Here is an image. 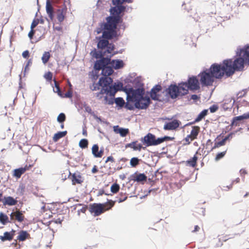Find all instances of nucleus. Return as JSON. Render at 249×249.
<instances>
[{
    "mask_svg": "<svg viewBox=\"0 0 249 249\" xmlns=\"http://www.w3.org/2000/svg\"><path fill=\"white\" fill-rule=\"evenodd\" d=\"M144 90L138 88L134 89H129L127 92V100L128 102L134 103L136 108L138 109H146L149 106L151 101L148 96H144Z\"/></svg>",
    "mask_w": 249,
    "mask_h": 249,
    "instance_id": "1",
    "label": "nucleus"
},
{
    "mask_svg": "<svg viewBox=\"0 0 249 249\" xmlns=\"http://www.w3.org/2000/svg\"><path fill=\"white\" fill-rule=\"evenodd\" d=\"M123 84L122 82L115 83L113 86L109 87L108 89L103 88L99 92L96 93V97L99 99H103L105 104L112 105L114 103V97L115 93L122 89Z\"/></svg>",
    "mask_w": 249,
    "mask_h": 249,
    "instance_id": "2",
    "label": "nucleus"
},
{
    "mask_svg": "<svg viewBox=\"0 0 249 249\" xmlns=\"http://www.w3.org/2000/svg\"><path fill=\"white\" fill-rule=\"evenodd\" d=\"M120 20V16H109L107 18V22L101 24V27L106 30L103 32L102 37L106 39H112L116 37V29Z\"/></svg>",
    "mask_w": 249,
    "mask_h": 249,
    "instance_id": "3",
    "label": "nucleus"
},
{
    "mask_svg": "<svg viewBox=\"0 0 249 249\" xmlns=\"http://www.w3.org/2000/svg\"><path fill=\"white\" fill-rule=\"evenodd\" d=\"M209 69L215 79H221L224 75L227 77L231 76L230 73H229L228 67L226 66V60L220 64H212Z\"/></svg>",
    "mask_w": 249,
    "mask_h": 249,
    "instance_id": "4",
    "label": "nucleus"
},
{
    "mask_svg": "<svg viewBox=\"0 0 249 249\" xmlns=\"http://www.w3.org/2000/svg\"><path fill=\"white\" fill-rule=\"evenodd\" d=\"M115 201L109 200L104 203H93L89 206V211L94 216H97L110 210L115 205Z\"/></svg>",
    "mask_w": 249,
    "mask_h": 249,
    "instance_id": "5",
    "label": "nucleus"
},
{
    "mask_svg": "<svg viewBox=\"0 0 249 249\" xmlns=\"http://www.w3.org/2000/svg\"><path fill=\"white\" fill-rule=\"evenodd\" d=\"M226 66H228L229 70V73L231 76L232 75L235 71H242L244 68L245 59L242 56L236 58L234 61L231 59H226Z\"/></svg>",
    "mask_w": 249,
    "mask_h": 249,
    "instance_id": "6",
    "label": "nucleus"
},
{
    "mask_svg": "<svg viewBox=\"0 0 249 249\" xmlns=\"http://www.w3.org/2000/svg\"><path fill=\"white\" fill-rule=\"evenodd\" d=\"M187 87L182 83L176 85H171L167 89V92L172 99H175L178 96H182L188 93Z\"/></svg>",
    "mask_w": 249,
    "mask_h": 249,
    "instance_id": "7",
    "label": "nucleus"
},
{
    "mask_svg": "<svg viewBox=\"0 0 249 249\" xmlns=\"http://www.w3.org/2000/svg\"><path fill=\"white\" fill-rule=\"evenodd\" d=\"M198 77L202 87L212 86L215 80L213 75L209 69L201 72L198 75Z\"/></svg>",
    "mask_w": 249,
    "mask_h": 249,
    "instance_id": "8",
    "label": "nucleus"
},
{
    "mask_svg": "<svg viewBox=\"0 0 249 249\" xmlns=\"http://www.w3.org/2000/svg\"><path fill=\"white\" fill-rule=\"evenodd\" d=\"M113 82V80L109 77H102L100 78L98 83H93L91 86L90 89L92 90H101L104 88L108 89L109 85Z\"/></svg>",
    "mask_w": 249,
    "mask_h": 249,
    "instance_id": "9",
    "label": "nucleus"
},
{
    "mask_svg": "<svg viewBox=\"0 0 249 249\" xmlns=\"http://www.w3.org/2000/svg\"><path fill=\"white\" fill-rule=\"evenodd\" d=\"M182 84L186 86L188 91L189 89L196 90L200 89V83L196 76L190 77L188 79L187 82H182Z\"/></svg>",
    "mask_w": 249,
    "mask_h": 249,
    "instance_id": "10",
    "label": "nucleus"
},
{
    "mask_svg": "<svg viewBox=\"0 0 249 249\" xmlns=\"http://www.w3.org/2000/svg\"><path fill=\"white\" fill-rule=\"evenodd\" d=\"M249 119V113H244L242 115L234 117L232 118L230 126H238L241 123V121L245 119Z\"/></svg>",
    "mask_w": 249,
    "mask_h": 249,
    "instance_id": "11",
    "label": "nucleus"
},
{
    "mask_svg": "<svg viewBox=\"0 0 249 249\" xmlns=\"http://www.w3.org/2000/svg\"><path fill=\"white\" fill-rule=\"evenodd\" d=\"M10 217L11 221H15L16 220L18 222L21 223L24 220V215H23V212L19 210L11 213L10 215Z\"/></svg>",
    "mask_w": 249,
    "mask_h": 249,
    "instance_id": "12",
    "label": "nucleus"
},
{
    "mask_svg": "<svg viewBox=\"0 0 249 249\" xmlns=\"http://www.w3.org/2000/svg\"><path fill=\"white\" fill-rule=\"evenodd\" d=\"M155 135L149 133L142 139V141L143 143L146 144L147 146L155 145Z\"/></svg>",
    "mask_w": 249,
    "mask_h": 249,
    "instance_id": "13",
    "label": "nucleus"
},
{
    "mask_svg": "<svg viewBox=\"0 0 249 249\" xmlns=\"http://www.w3.org/2000/svg\"><path fill=\"white\" fill-rule=\"evenodd\" d=\"M67 12L66 6H63L57 9L56 11V18L59 23L63 22L66 17Z\"/></svg>",
    "mask_w": 249,
    "mask_h": 249,
    "instance_id": "14",
    "label": "nucleus"
},
{
    "mask_svg": "<svg viewBox=\"0 0 249 249\" xmlns=\"http://www.w3.org/2000/svg\"><path fill=\"white\" fill-rule=\"evenodd\" d=\"M180 122L178 120H174L171 122L166 123L163 129L167 130H175L179 126Z\"/></svg>",
    "mask_w": 249,
    "mask_h": 249,
    "instance_id": "15",
    "label": "nucleus"
},
{
    "mask_svg": "<svg viewBox=\"0 0 249 249\" xmlns=\"http://www.w3.org/2000/svg\"><path fill=\"white\" fill-rule=\"evenodd\" d=\"M162 89L161 86L160 85H156L154 86L151 90L150 96L154 100H159L160 95L158 94L160 91Z\"/></svg>",
    "mask_w": 249,
    "mask_h": 249,
    "instance_id": "16",
    "label": "nucleus"
},
{
    "mask_svg": "<svg viewBox=\"0 0 249 249\" xmlns=\"http://www.w3.org/2000/svg\"><path fill=\"white\" fill-rule=\"evenodd\" d=\"M15 232L16 231L13 229L10 232H4L3 235H0V240L2 242L6 241H10L12 240L15 234Z\"/></svg>",
    "mask_w": 249,
    "mask_h": 249,
    "instance_id": "17",
    "label": "nucleus"
},
{
    "mask_svg": "<svg viewBox=\"0 0 249 249\" xmlns=\"http://www.w3.org/2000/svg\"><path fill=\"white\" fill-rule=\"evenodd\" d=\"M2 203L4 206H14L17 204L18 200L11 196H4L2 200Z\"/></svg>",
    "mask_w": 249,
    "mask_h": 249,
    "instance_id": "18",
    "label": "nucleus"
},
{
    "mask_svg": "<svg viewBox=\"0 0 249 249\" xmlns=\"http://www.w3.org/2000/svg\"><path fill=\"white\" fill-rule=\"evenodd\" d=\"M125 7L123 5H118L110 9V12L114 16H120L119 15L124 11Z\"/></svg>",
    "mask_w": 249,
    "mask_h": 249,
    "instance_id": "19",
    "label": "nucleus"
},
{
    "mask_svg": "<svg viewBox=\"0 0 249 249\" xmlns=\"http://www.w3.org/2000/svg\"><path fill=\"white\" fill-rule=\"evenodd\" d=\"M240 55L245 59L246 64L249 65V45L241 50Z\"/></svg>",
    "mask_w": 249,
    "mask_h": 249,
    "instance_id": "20",
    "label": "nucleus"
},
{
    "mask_svg": "<svg viewBox=\"0 0 249 249\" xmlns=\"http://www.w3.org/2000/svg\"><path fill=\"white\" fill-rule=\"evenodd\" d=\"M92 153L96 158H101L104 154V150L101 149L99 151V146L97 144H94L92 147Z\"/></svg>",
    "mask_w": 249,
    "mask_h": 249,
    "instance_id": "21",
    "label": "nucleus"
},
{
    "mask_svg": "<svg viewBox=\"0 0 249 249\" xmlns=\"http://www.w3.org/2000/svg\"><path fill=\"white\" fill-rule=\"evenodd\" d=\"M113 129L115 132L119 133L122 137H125L129 133L128 129L120 128L118 125L114 126Z\"/></svg>",
    "mask_w": 249,
    "mask_h": 249,
    "instance_id": "22",
    "label": "nucleus"
},
{
    "mask_svg": "<svg viewBox=\"0 0 249 249\" xmlns=\"http://www.w3.org/2000/svg\"><path fill=\"white\" fill-rule=\"evenodd\" d=\"M125 147L126 148L130 147L133 148L134 150L141 151L142 148V145L140 143H138L137 141L133 142L131 143H127Z\"/></svg>",
    "mask_w": 249,
    "mask_h": 249,
    "instance_id": "23",
    "label": "nucleus"
},
{
    "mask_svg": "<svg viewBox=\"0 0 249 249\" xmlns=\"http://www.w3.org/2000/svg\"><path fill=\"white\" fill-rule=\"evenodd\" d=\"M46 12L49 17L52 20L53 19V8L49 1H47L46 3Z\"/></svg>",
    "mask_w": 249,
    "mask_h": 249,
    "instance_id": "24",
    "label": "nucleus"
},
{
    "mask_svg": "<svg viewBox=\"0 0 249 249\" xmlns=\"http://www.w3.org/2000/svg\"><path fill=\"white\" fill-rule=\"evenodd\" d=\"M99 41L98 43L97 46L98 48L103 49H105L108 44V39L103 38L102 36L99 38Z\"/></svg>",
    "mask_w": 249,
    "mask_h": 249,
    "instance_id": "25",
    "label": "nucleus"
},
{
    "mask_svg": "<svg viewBox=\"0 0 249 249\" xmlns=\"http://www.w3.org/2000/svg\"><path fill=\"white\" fill-rule=\"evenodd\" d=\"M30 234L25 231H20L18 232V235L17 236V240L20 241H25L26 239L28 238Z\"/></svg>",
    "mask_w": 249,
    "mask_h": 249,
    "instance_id": "26",
    "label": "nucleus"
},
{
    "mask_svg": "<svg viewBox=\"0 0 249 249\" xmlns=\"http://www.w3.org/2000/svg\"><path fill=\"white\" fill-rule=\"evenodd\" d=\"M67 133L66 131H59L54 134L53 137V140L54 142H57L60 139L64 137Z\"/></svg>",
    "mask_w": 249,
    "mask_h": 249,
    "instance_id": "27",
    "label": "nucleus"
},
{
    "mask_svg": "<svg viewBox=\"0 0 249 249\" xmlns=\"http://www.w3.org/2000/svg\"><path fill=\"white\" fill-rule=\"evenodd\" d=\"M113 72V69L109 66L104 67V68L102 70V74L105 77H108V76L112 74Z\"/></svg>",
    "mask_w": 249,
    "mask_h": 249,
    "instance_id": "28",
    "label": "nucleus"
},
{
    "mask_svg": "<svg viewBox=\"0 0 249 249\" xmlns=\"http://www.w3.org/2000/svg\"><path fill=\"white\" fill-rule=\"evenodd\" d=\"M111 66L115 69H118L124 66V63L122 60H113L111 62Z\"/></svg>",
    "mask_w": 249,
    "mask_h": 249,
    "instance_id": "29",
    "label": "nucleus"
},
{
    "mask_svg": "<svg viewBox=\"0 0 249 249\" xmlns=\"http://www.w3.org/2000/svg\"><path fill=\"white\" fill-rule=\"evenodd\" d=\"M200 132V127L198 126H193L192 129L191 131L190 134L192 136L196 139H197V137Z\"/></svg>",
    "mask_w": 249,
    "mask_h": 249,
    "instance_id": "30",
    "label": "nucleus"
},
{
    "mask_svg": "<svg viewBox=\"0 0 249 249\" xmlns=\"http://www.w3.org/2000/svg\"><path fill=\"white\" fill-rule=\"evenodd\" d=\"M147 177L144 174H139L136 175L134 177V180L138 182L145 181Z\"/></svg>",
    "mask_w": 249,
    "mask_h": 249,
    "instance_id": "31",
    "label": "nucleus"
},
{
    "mask_svg": "<svg viewBox=\"0 0 249 249\" xmlns=\"http://www.w3.org/2000/svg\"><path fill=\"white\" fill-rule=\"evenodd\" d=\"M0 222L3 225H5L7 223L11 222V221H9V218L7 215L2 213H0Z\"/></svg>",
    "mask_w": 249,
    "mask_h": 249,
    "instance_id": "32",
    "label": "nucleus"
},
{
    "mask_svg": "<svg viewBox=\"0 0 249 249\" xmlns=\"http://www.w3.org/2000/svg\"><path fill=\"white\" fill-rule=\"evenodd\" d=\"M172 138L169 136H164L162 138H159L157 139H155V145L160 144L164 141H170Z\"/></svg>",
    "mask_w": 249,
    "mask_h": 249,
    "instance_id": "33",
    "label": "nucleus"
},
{
    "mask_svg": "<svg viewBox=\"0 0 249 249\" xmlns=\"http://www.w3.org/2000/svg\"><path fill=\"white\" fill-rule=\"evenodd\" d=\"M69 179L71 180L73 185H75L78 183V178L76 174H71L70 171H68Z\"/></svg>",
    "mask_w": 249,
    "mask_h": 249,
    "instance_id": "34",
    "label": "nucleus"
},
{
    "mask_svg": "<svg viewBox=\"0 0 249 249\" xmlns=\"http://www.w3.org/2000/svg\"><path fill=\"white\" fill-rule=\"evenodd\" d=\"M50 57H51V54H50V52H45L43 53L42 56L41 57V60H42L43 64H46L48 62L49 59L50 58Z\"/></svg>",
    "mask_w": 249,
    "mask_h": 249,
    "instance_id": "35",
    "label": "nucleus"
},
{
    "mask_svg": "<svg viewBox=\"0 0 249 249\" xmlns=\"http://www.w3.org/2000/svg\"><path fill=\"white\" fill-rule=\"evenodd\" d=\"M197 160V157L196 155H194V156L189 160H188L187 162L188 165L192 167H195L196 165V162Z\"/></svg>",
    "mask_w": 249,
    "mask_h": 249,
    "instance_id": "36",
    "label": "nucleus"
},
{
    "mask_svg": "<svg viewBox=\"0 0 249 249\" xmlns=\"http://www.w3.org/2000/svg\"><path fill=\"white\" fill-rule=\"evenodd\" d=\"M24 173L22 168H19L14 170L13 176L17 178H20L22 174Z\"/></svg>",
    "mask_w": 249,
    "mask_h": 249,
    "instance_id": "37",
    "label": "nucleus"
},
{
    "mask_svg": "<svg viewBox=\"0 0 249 249\" xmlns=\"http://www.w3.org/2000/svg\"><path fill=\"white\" fill-rule=\"evenodd\" d=\"M54 83V88H53V91L57 93L58 95L60 96H62V93L60 89L59 86V84L57 83L55 79L53 80Z\"/></svg>",
    "mask_w": 249,
    "mask_h": 249,
    "instance_id": "38",
    "label": "nucleus"
},
{
    "mask_svg": "<svg viewBox=\"0 0 249 249\" xmlns=\"http://www.w3.org/2000/svg\"><path fill=\"white\" fill-rule=\"evenodd\" d=\"M208 113V110L206 109L202 111L198 115L197 118L195 119V122H197L202 120Z\"/></svg>",
    "mask_w": 249,
    "mask_h": 249,
    "instance_id": "39",
    "label": "nucleus"
},
{
    "mask_svg": "<svg viewBox=\"0 0 249 249\" xmlns=\"http://www.w3.org/2000/svg\"><path fill=\"white\" fill-rule=\"evenodd\" d=\"M53 30L56 31L59 33L63 32L62 26L61 25V23H54L53 25Z\"/></svg>",
    "mask_w": 249,
    "mask_h": 249,
    "instance_id": "40",
    "label": "nucleus"
},
{
    "mask_svg": "<svg viewBox=\"0 0 249 249\" xmlns=\"http://www.w3.org/2000/svg\"><path fill=\"white\" fill-rule=\"evenodd\" d=\"M89 142L88 140L83 139L80 140L79 142V146L82 148H86L88 147Z\"/></svg>",
    "mask_w": 249,
    "mask_h": 249,
    "instance_id": "41",
    "label": "nucleus"
},
{
    "mask_svg": "<svg viewBox=\"0 0 249 249\" xmlns=\"http://www.w3.org/2000/svg\"><path fill=\"white\" fill-rule=\"evenodd\" d=\"M225 144L226 143L224 142V140H223L220 142H216L214 143L213 147H212L211 151H212L217 148L220 147V146H223V145H225Z\"/></svg>",
    "mask_w": 249,
    "mask_h": 249,
    "instance_id": "42",
    "label": "nucleus"
},
{
    "mask_svg": "<svg viewBox=\"0 0 249 249\" xmlns=\"http://www.w3.org/2000/svg\"><path fill=\"white\" fill-rule=\"evenodd\" d=\"M247 89H244L241 91H239L236 94L237 98H241L245 97L247 95Z\"/></svg>",
    "mask_w": 249,
    "mask_h": 249,
    "instance_id": "43",
    "label": "nucleus"
},
{
    "mask_svg": "<svg viewBox=\"0 0 249 249\" xmlns=\"http://www.w3.org/2000/svg\"><path fill=\"white\" fill-rule=\"evenodd\" d=\"M114 102L117 106L120 107H123L125 103L124 100L121 97H118L115 99Z\"/></svg>",
    "mask_w": 249,
    "mask_h": 249,
    "instance_id": "44",
    "label": "nucleus"
},
{
    "mask_svg": "<svg viewBox=\"0 0 249 249\" xmlns=\"http://www.w3.org/2000/svg\"><path fill=\"white\" fill-rule=\"evenodd\" d=\"M120 189V186L118 184L114 183L113 184L110 188L111 192L114 194L117 193L119 192Z\"/></svg>",
    "mask_w": 249,
    "mask_h": 249,
    "instance_id": "45",
    "label": "nucleus"
},
{
    "mask_svg": "<svg viewBox=\"0 0 249 249\" xmlns=\"http://www.w3.org/2000/svg\"><path fill=\"white\" fill-rule=\"evenodd\" d=\"M66 119V117L64 113H60L57 118V121L58 123H64Z\"/></svg>",
    "mask_w": 249,
    "mask_h": 249,
    "instance_id": "46",
    "label": "nucleus"
},
{
    "mask_svg": "<svg viewBox=\"0 0 249 249\" xmlns=\"http://www.w3.org/2000/svg\"><path fill=\"white\" fill-rule=\"evenodd\" d=\"M139 160H140L138 159L137 158H132L130 160V164L131 165V166L136 167L139 164Z\"/></svg>",
    "mask_w": 249,
    "mask_h": 249,
    "instance_id": "47",
    "label": "nucleus"
},
{
    "mask_svg": "<svg viewBox=\"0 0 249 249\" xmlns=\"http://www.w3.org/2000/svg\"><path fill=\"white\" fill-rule=\"evenodd\" d=\"M69 86H70V89L64 95L62 94V97H66V98H71L72 97V85L71 84V83H69Z\"/></svg>",
    "mask_w": 249,
    "mask_h": 249,
    "instance_id": "48",
    "label": "nucleus"
},
{
    "mask_svg": "<svg viewBox=\"0 0 249 249\" xmlns=\"http://www.w3.org/2000/svg\"><path fill=\"white\" fill-rule=\"evenodd\" d=\"M127 198V196L125 193L122 192L119 194L118 202L121 203L125 201Z\"/></svg>",
    "mask_w": 249,
    "mask_h": 249,
    "instance_id": "49",
    "label": "nucleus"
},
{
    "mask_svg": "<svg viewBox=\"0 0 249 249\" xmlns=\"http://www.w3.org/2000/svg\"><path fill=\"white\" fill-rule=\"evenodd\" d=\"M102 61H97L94 65V68L97 70H102L104 68V65L102 64Z\"/></svg>",
    "mask_w": 249,
    "mask_h": 249,
    "instance_id": "50",
    "label": "nucleus"
},
{
    "mask_svg": "<svg viewBox=\"0 0 249 249\" xmlns=\"http://www.w3.org/2000/svg\"><path fill=\"white\" fill-rule=\"evenodd\" d=\"M226 152H227V151L225 150L224 151L218 153L216 155V157L215 158V160L216 161H218V160H220V159H221L222 158H223L225 156Z\"/></svg>",
    "mask_w": 249,
    "mask_h": 249,
    "instance_id": "51",
    "label": "nucleus"
},
{
    "mask_svg": "<svg viewBox=\"0 0 249 249\" xmlns=\"http://www.w3.org/2000/svg\"><path fill=\"white\" fill-rule=\"evenodd\" d=\"M196 139L195 138H194L190 134L188 135L185 138L184 140L186 142V143L189 144H190L193 141Z\"/></svg>",
    "mask_w": 249,
    "mask_h": 249,
    "instance_id": "52",
    "label": "nucleus"
},
{
    "mask_svg": "<svg viewBox=\"0 0 249 249\" xmlns=\"http://www.w3.org/2000/svg\"><path fill=\"white\" fill-rule=\"evenodd\" d=\"M106 48H107V52L109 53H111L114 49V45L113 44L108 43V44Z\"/></svg>",
    "mask_w": 249,
    "mask_h": 249,
    "instance_id": "53",
    "label": "nucleus"
},
{
    "mask_svg": "<svg viewBox=\"0 0 249 249\" xmlns=\"http://www.w3.org/2000/svg\"><path fill=\"white\" fill-rule=\"evenodd\" d=\"M44 78L49 81H51L53 78V74L51 72L49 71L44 74Z\"/></svg>",
    "mask_w": 249,
    "mask_h": 249,
    "instance_id": "54",
    "label": "nucleus"
},
{
    "mask_svg": "<svg viewBox=\"0 0 249 249\" xmlns=\"http://www.w3.org/2000/svg\"><path fill=\"white\" fill-rule=\"evenodd\" d=\"M99 61H102V64L104 65V67H107V66L110 61V59L109 58H103L100 60Z\"/></svg>",
    "mask_w": 249,
    "mask_h": 249,
    "instance_id": "55",
    "label": "nucleus"
},
{
    "mask_svg": "<svg viewBox=\"0 0 249 249\" xmlns=\"http://www.w3.org/2000/svg\"><path fill=\"white\" fill-rule=\"evenodd\" d=\"M213 142L211 141V140L209 139L207 141L206 143V148H210L211 149L212 147H213Z\"/></svg>",
    "mask_w": 249,
    "mask_h": 249,
    "instance_id": "56",
    "label": "nucleus"
},
{
    "mask_svg": "<svg viewBox=\"0 0 249 249\" xmlns=\"http://www.w3.org/2000/svg\"><path fill=\"white\" fill-rule=\"evenodd\" d=\"M124 1L122 0H112V3L115 6L118 5H122Z\"/></svg>",
    "mask_w": 249,
    "mask_h": 249,
    "instance_id": "57",
    "label": "nucleus"
},
{
    "mask_svg": "<svg viewBox=\"0 0 249 249\" xmlns=\"http://www.w3.org/2000/svg\"><path fill=\"white\" fill-rule=\"evenodd\" d=\"M38 23L39 22L38 19L34 20L31 24V29L34 30V29L38 25Z\"/></svg>",
    "mask_w": 249,
    "mask_h": 249,
    "instance_id": "58",
    "label": "nucleus"
},
{
    "mask_svg": "<svg viewBox=\"0 0 249 249\" xmlns=\"http://www.w3.org/2000/svg\"><path fill=\"white\" fill-rule=\"evenodd\" d=\"M33 166V165L32 164H26L25 165L24 167H21L24 173H25L26 171H28L30 170V169Z\"/></svg>",
    "mask_w": 249,
    "mask_h": 249,
    "instance_id": "59",
    "label": "nucleus"
},
{
    "mask_svg": "<svg viewBox=\"0 0 249 249\" xmlns=\"http://www.w3.org/2000/svg\"><path fill=\"white\" fill-rule=\"evenodd\" d=\"M218 107H217V105H213L211 107H210L209 109H210L211 112L213 113V112H215L218 109Z\"/></svg>",
    "mask_w": 249,
    "mask_h": 249,
    "instance_id": "60",
    "label": "nucleus"
},
{
    "mask_svg": "<svg viewBox=\"0 0 249 249\" xmlns=\"http://www.w3.org/2000/svg\"><path fill=\"white\" fill-rule=\"evenodd\" d=\"M22 56L25 58H27L29 57V52L28 50L25 51L22 53Z\"/></svg>",
    "mask_w": 249,
    "mask_h": 249,
    "instance_id": "61",
    "label": "nucleus"
},
{
    "mask_svg": "<svg viewBox=\"0 0 249 249\" xmlns=\"http://www.w3.org/2000/svg\"><path fill=\"white\" fill-rule=\"evenodd\" d=\"M62 221V219H61L60 218H58L56 219H53V220H52L51 222H54L56 224H61Z\"/></svg>",
    "mask_w": 249,
    "mask_h": 249,
    "instance_id": "62",
    "label": "nucleus"
},
{
    "mask_svg": "<svg viewBox=\"0 0 249 249\" xmlns=\"http://www.w3.org/2000/svg\"><path fill=\"white\" fill-rule=\"evenodd\" d=\"M108 161H111L112 162H115L113 157L112 156L108 157L107 160H106L105 162L107 163Z\"/></svg>",
    "mask_w": 249,
    "mask_h": 249,
    "instance_id": "63",
    "label": "nucleus"
},
{
    "mask_svg": "<svg viewBox=\"0 0 249 249\" xmlns=\"http://www.w3.org/2000/svg\"><path fill=\"white\" fill-rule=\"evenodd\" d=\"M35 31L33 29H31L30 32L28 34V36L30 39L33 38V36L35 34Z\"/></svg>",
    "mask_w": 249,
    "mask_h": 249,
    "instance_id": "64",
    "label": "nucleus"
}]
</instances>
